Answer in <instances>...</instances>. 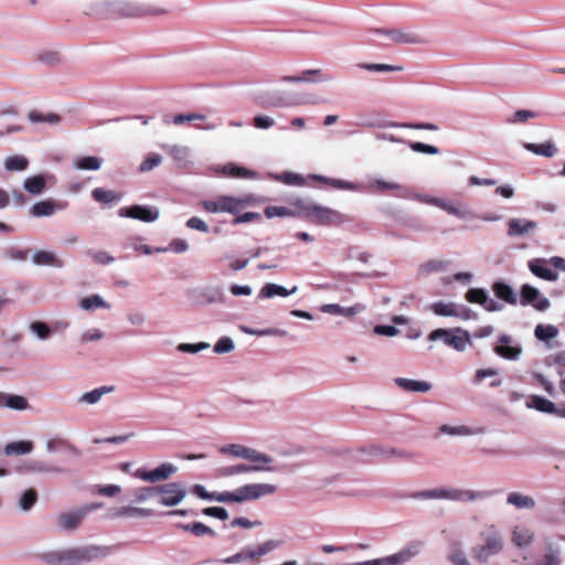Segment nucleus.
<instances>
[{
  "mask_svg": "<svg viewBox=\"0 0 565 565\" xmlns=\"http://www.w3.org/2000/svg\"><path fill=\"white\" fill-rule=\"evenodd\" d=\"M429 309L437 316L458 317V318H462L465 320L470 318V312H471V310L466 307H461L459 309L458 306L454 302H443V301L431 303L429 306Z\"/></svg>",
  "mask_w": 565,
  "mask_h": 565,
  "instance_id": "14",
  "label": "nucleus"
},
{
  "mask_svg": "<svg viewBox=\"0 0 565 565\" xmlns=\"http://www.w3.org/2000/svg\"><path fill=\"white\" fill-rule=\"evenodd\" d=\"M371 188L377 192L393 191L397 196L407 198L409 190L396 182L384 180H374L371 182Z\"/></svg>",
  "mask_w": 565,
  "mask_h": 565,
  "instance_id": "27",
  "label": "nucleus"
},
{
  "mask_svg": "<svg viewBox=\"0 0 565 565\" xmlns=\"http://www.w3.org/2000/svg\"><path fill=\"white\" fill-rule=\"evenodd\" d=\"M234 342L231 338L223 337L221 338L214 345V352L216 353H227L233 351Z\"/></svg>",
  "mask_w": 565,
  "mask_h": 565,
  "instance_id": "60",
  "label": "nucleus"
},
{
  "mask_svg": "<svg viewBox=\"0 0 565 565\" xmlns=\"http://www.w3.org/2000/svg\"><path fill=\"white\" fill-rule=\"evenodd\" d=\"M62 209V205L52 200H44L36 202L32 209L31 214L36 217L51 216L56 210Z\"/></svg>",
  "mask_w": 565,
  "mask_h": 565,
  "instance_id": "31",
  "label": "nucleus"
},
{
  "mask_svg": "<svg viewBox=\"0 0 565 565\" xmlns=\"http://www.w3.org/2000/svg\"><path fill=\"white\" fill-rule=\"evenodd\" d=\"M313 178L316 180H318L320 182H323L326 184H329V185H331L332 188H335V189H341V190H353V189H355L353 183L344 181V180L329 179V178H326L323 175H315Z\"/></svg>",
  "mask_w": 565,
  "mask_h": 565,
  "instance_id": "51",
  "label": "nucleus"
},
{
  "mask_svg": "<svg viewBox=\"0 0 565 565\" xmlns=\"http://www.w3.org/2000/svg\"><path fill=\"white\" fill-rule=\"evenodd\" d=\"M277 488L269 483H249L237 488L234 491L224 492H207L204 487L196 484L194 487V493L204 500H214L223 503L231 502H244L250 500H257L264 495L274 494Z\"/></svg>",
  "mask_w": 565,
  "mask_h": 565,
  "instance_id": "1",
  "label": "nucleus"
},
{
  "mask_svg": "<svg viewBox=\"0 0 565 565\" xmlns=\"http://www.w3.org/2000/svg\"><path fill=\"white\" fill-rule=\"evenodd\" d=\"M0 407L24 411L29 408V402L21 395H12L0 392Z\"/></svg>",
  "mask_w": 565,
  "mask_h": 565,
  "instance_id": "29",
  "label": "nucleus"
},
{
  "mask_svg": "<svg viewBox=\"0 0 565 565\" xmlns=\"http://www.w3.org/2000/svg\"><path fill=\"white\" fill-rule=\"evenodd\" d=\"M111 19L115 18H139L146 15H162L168 9L138 0H110Z\"/></svg>",
  "mask_w": 565,
  "mask_h": 565,
  "instance_id": "4",
  "label": "nucleus"
},
{
  "mask_svg": "<svg viewBox=\"0 0 565 565\" xmlns=\"http://www.w3.org/2000/svg\"><path fill=\"white\" fill-rule=\"evenodd\" d=\"M529 268L536 277L547 281H555L558 277V275L548 267L547 260L543 258L531 260Z\"/></svg>",
  "mask_w": 565,
  "mask_h": 565,
  "instance_id": "23",
  "label": "nucleus"
},
{
  "mask_svg": "<svg viewBox=\"0 0 565 565\" xmlns=\"http://www.w3.org/2000/svg\"><path fill=\"white\" fill-rule=\"evenodd\" d=\"M177 526L182 529L185 532L192 533L195 536H203V535H209L212 537L215 536V531L201 522H194V523H190V524L179 523Z\"/></svg>",
  "mask_w": 565,
  "mask_h": 565,
  "instance_id": "39",
  "label": "nucleus"
},
{
  "mask_svg": "<svg viewBox=\"0 0 565 565\" xmlns=\"http://www.w3.org/2000/svg\"><path fill=\"white\" fill-rule=\"evenodd\" d=\"M220 451L224 455L243 458L254 463L270 465L274 461L270 456L242 445L231 444L223 446Z\"/></svg>",
  "mask_w": 565,
  "mask_h": 565,
  "instance_id": "10",
  "label": "nucleus"
},
{
  "mask_svg": "<svg viewBox=\"0 0 565 565\" xmlns=\"http://www.w3.org/2000/svg\"><path fill=\"white\" fill-rule=\"evenodd\" d=\"M408 147L415 152L427 153V154H438L439 153V149L437 147L426 145L423 142H418V141L408 142Z\"/></svg>",
  "mask_w": 565,
  "mask_h": 565,
  "instance_id": "56",
  "label": "nucleus"
},
{
  "mask_svg": "<svg viewBox=\"0 0 565 565\" xmlns=\"http://www.w3.org/2000/svg\"><path fill=\"white\" fill-rule=\"evenodd\" d=\"M377 32L386 34L392 42L398 44H414L422 42L417 34L398 29L377 30Z\"/></svg>",
  "mask_w": 565,
  "mask_h": 565,
  "instance_id": "26",
  "label": "nucleus"
},
{
  "mask_svg": "<svg viewBox=\"0 0 565 565\" xmlns=\"http://www.w3.org/2000/svg\"><path fill=\"white\" fill-rule=\"evenodd\" d=\"M395 383L399 388L407 392H428L431 388V385L428 382L404 377H397Z\"/></svg>",
  "mask_w": 565,
  "mask_h": 565,
  "instance_id": "32",
  "label": "nucleus"
},
{
  "mask_svg": "<svg viewBox=\"0 0 565 565\" xmlns=\"http://www.w3.org/2000/svg\"><path fill=\"white\" fill-rule=\"evenodd\" d=\"M205 116L204 115H201V114H186V115H183V114H179V115H175L173 117V124L174 125H182L186 121H194V120H200V121H203L205 120Z\"/></svg>",
  "mask_w": 565,
  "mask_h": 565,
  "instance_id": "62",
  "label": "nucleus"
},
{
  "mask_svg": "<svg viewBox=\"0 0 565 565\" xmlns=\"http://www.w3.org/2000/svg\"><path fill=\"white\" fill-rule=\"evenodd\" d=\"M104 555L106 548L90 545L46 552L41 554L40 558L49 565H79Z\"/></svg>",
  "mask_w": 565,
  "mask_h": 565,
  "instance_id": "2",
  "label": "nucleus"
},
{
  "mask_svg": "<svg viewBox=\"0 0 565 565\" xmlns=\"http://www.w3.org/2000/svg\"><path fill=\"white\" fill-rule=\"evenodd\" d=\"M90 255L96 264L107 265L114 262V257L104 250L93 252Z\"/></svg>",
  "mask_w": 565,
  "mask_h": 565,
  "instance_id": "64",
  "label": "nucleus"
},
{
  "mask_svg": "<svg viewBox=\"0 0 565 565\" xmlns=\"http://www.w3.org/2000/svg\"><path fill=\"white\" fill-rule=\"evenodd\" d=\"M296 289L297 288L295 287L292 290H287L285 287L276 284H266L260 290V296L266 298H270L274 296L287 297L295 292Z\"/></svg>",
  "mask_w": 565,
  "mask_h": 565,
  "instance_id": "44",
  "label": "nucleus"
},
{
  "mask_svg": "<svg viewBox=\"0 0 565 565\" xmlns=\"http://www.w3.org/2000/svg\"><path fill=\"white\" fill-rule=\"evenodd\" d=\"M558 334V329L553 324H537L534 329V335L537 340L550 341Z\"/></svg>",
  "mask_w": 565,
  "mask_h": 565,
  "instance_id": "45",
  "label": "nucleus"
},
{
  "mask_svg": "<svg viewBox=\"0 0 565 565\" xmlns=\"http://www.w3.org/2000/svg\"><path fill=\"white\" fill-rule=\"evenodd\" d=\"M108 303H106L102 297L98 295H92L89 297L83 298L81 300V308L84 310H92L95 308H108Z\"/></svg>",
  "mask_w": 565,
  "mask_h": 565,
  "instance_id": "50",
  "label": "nucleus"
},
{
  "mask_svg": "<svg viewBox=\"0 0 565 565\" xmlns=\"http://www.w3.org/2000/svg\"><path fill=\"white\" fill-rule=\"evenodd\" d=\"M429 341L443 340L447 347L459 352L463 351L470 343V333L461 328L455 329H436L428 334Z\"/></svg>",
  "mask_w": 565,
  "mask_h": 565,
  "instance_id": "7",
  "label": "nucleus"
},
{
  "mask_svg": "<svg viewBox=\"0 0 565 565\" xmlns=\"http://www.w3.org/2000/svg\"><path fill=\"white\" fill-rule=\"evenodd\" d=\"M92 196L95 201L100 203H110L114 201H119L121 199V194L113 191L105 190L103 188H96L92 191Z\"/></svg>",
  "mask_w": 565,
  "mask_h": 565,
  "instance_id": "42",
  "label": "nucleus"
},
{
  "mask_svg": "<svg viewBox=\"0 0 565 565\" xmlns=\"http://www.w3.org/2000/svg\"><path fill=\"white\" fill-rule=\"evenodd\" d=\"M422 201L425 203H429L435 206H438V207L443 209L444 211H446L447 213L455 215L459 218H466L468 215V210L460 203H450V202H445L440 199L427 198V196L424 198Z\"/></svg>",
  "mask_w": 565,
  "mask_h": 565,
  "instance_id": "20",
  "label": "nucleus"
},
{
  "mask_svg": "<svg viewBox=\"0 0 565 565\" xmlns=\"http://www.w3.org/2000/svg\"><path fill=\"white\" fill-rule=\"evenodd\" d=\"M295 209H289L286 206H267L264 210V214L268 218L273 217H295L302 215V203L296 202Z\"/></svg>",
  "mask_w": 565,
  "mask_h": 565,
  "instance_id": "25",
  "label": "nucleus"
},
{
  "mask_svg": "<svg viewBox=\"0 0 565 565\" xmlns=\"http://www.w3.org/2000/svg\"><path fill=\"white\" fill-rule=\"evenodd\" d=\"M113 391H114V386H102V387L95 388L90 392L83 394L81 397V402L88 403V404H95L100 399V397L104 394L113 392Z\"/></svg>",
  "mask_w": 565,
  "mask_h": 565,
  "instance_id": "47",
  "label": "nucleus"
},
{
  "mask_svg": "<svg viewBox=\"0 0 565 565\" xmlns=\"http://www.w3.org/2000/svg\"><path fill=\"white\" fill-rule=\"evenodd\" d=\"M413 498L417 499H447L452 501H476L482 498L481 492L472 491V490H461V489H434L423 492H417L413 494Z\"/></svg>",
  "mask_w": 565,
  "mask_h": 565,
  "instance_id": "8",
  "label": "nucleus"
},
{
  "mask_svg": "<svg viewBox=\"0 0 565 565\" xmlns=\"http://www.w3.org/2000/svg\"><path fill=\"white\" fill-rule=\"evenodd\" d=\"M30 329L40 338L47 339L51 334L49 326L42 321H34L30 324Z\"/></svg>",
  "mask_w": 565,
  "mask_h": 565,
  "instance_id": "58",
  "label": "nucleus"
},
{
  "mask_svg": "<svg viewBox=\"0 0 565 565\" xmlns=\"http://www.w3.org/2000/svg\"><path fill=\"white\" fill-rule=\"evenodd\" d=\"M534 221L525 218H511L508 222V235L511 237L523 236L536 228Z\"/></svg>",
  "mask_w": 565,
  "mask_h": 565,
  "instance_id": "21",
  "label": "nucleus"
},
{
  "mask_svg": "<svg viewBox=\"0 0 565 565\" xmlns=\"http://www.w3.org/2000/svg\"><path fill=\"white\" fill-rule=\"evenodd\" d=\"M526 404L529 407L535 408L542 413L554 414L556 411V405L552 401L539 395L530 396Z\"/></svg>",
  "mask_w": 565,
  "mask_h": 565,
  "instance_id": "33",
  "label": "nucleus"
},
{
  "mask_svg": "<svg viewBox=\"0 0 565 565\" xmlns=\"http://www.w3.org/2000/svg\"><path fill=\"white\" fill-rule=\"evenodd\" d=\"M38 501V492L35 489H29L23 492L19 505L22 510H30Z\"/></svg>",
  "mask_w": 565,
  "mask_h": 565,
  "instance_id": "52",
  "label": "nucleus"
},
{
  "mask_svg": "<svg viewBox=\"0 0 565 565\" xmlns=\"http://www.w3.org/2000/svg\"><path fill=\"white\" fill-rule=\"evenodd\" d=\"M84 12L98 19H111L110 0H86Z\"/></svg>",
  "mask_w": 565,
  "mask_h": 565,
  "instance_id": "18",
  "label": "nucleus"
},
{
  "mask_svg": "<svg viewBox=\"0 0 565 565\" xmlns=\"http://www.w3.org/2000/svg\"><path fill=\"white\" fill-rule=\"evenodd\" d=\"M492 290L497 298L505 301L507 303L512 306L518 303V295L508 284L503 281H495L492 285Z\"/></svg>",
  "mask_w": 565,
  "mask_h": 565,
  "instance_id": "28",
  "label": "nucleus"
},
{
  "mask_svg": "<svg viewBox=\"0 0 565 565\" xmlns=\"http://www.w3.org/2000/svg\"><path fill=\"white\" fill-rule=\"evenodd\" d=\"M330 77L324 76L320 70H307L298 76H284L282 81L288 83H301V82H326Z\"/></svg>",
  "mask_w": 565,
  "mask_h": 565,
  "instance_id": "30",
  "label": "nucleus"
},
{
  "mask_svg": "<svg viewBox=\"0 0 565 565\" xmlns=\"http://www.w3.org/2000/svg\"><path fill=\"white\" fill-rule=\"evenodd\" d=\"M507 502L518 509H533L535 507V501L532 497L519 492H511L507 498Z\"/></svg>",
  "mask_w": 565,
  "mask_h": 565,
  "instance_id": "37",
  "label": "nucleus"
},
{
  "mask_svg": "<svg viewBox=\"0 0 565 565\" xmlns=\"http://www.w3.org/2000/svg\"><path fill=\"white\" fill-rule=\"evenodd\" d=\"M448 559L454 565H470L469 561L467 559L465 553L462 550H460L458 546L454 547L451 552L448 555Z\"/></svg>",
  "mask_w": 565,
  "mask_h": 565,
  "instance_id": "57",
  "label": "nucleus"
},
{
  "mask_svg": "<svg viewBox=\"0 0 565 565\" xmlns=\"http://www.w3.org/2000/svg\"><path fill=\"white\" fill-rule=\"evenodd\" d=\"M524 148L537 156H543L546 158L553 157L557 152V148L551 141H545L543 143H525Z\"/></svg>",
  "mask_w": 565,
  "mask_h": 565,
  "instance_id": "34",
  "label": "nucleus"
},
{
  "mask_svg": "<svg viewBox=\"0 0 565 565\" xmlns=\"http://www.w3.org/2000/svg\"><path fill=\"white\" fill-rule=\"evenodd\" d=\"M33 262L40 266L62 267L63 262L60 260L54 253L47 250H39L33 255Z\"/></svg>",
  "mask_w": 565,
  "mask_h": 565,
  "instance_id": "35",
  "label": "nucleus"
},
{
  "mask_svg": "<svg viewBox=\"0 0 565 565\" xmlns=\"http://www.w3.org/2000/svg\"><path fill=\"white\" fill-rule=\"evenodd\" d=\"M28 166L29 161L23 156H12L4 161V168L9 171H23Z\"/></svg>",
  "mask_w": 565,
  "mask_h": 565,
  "instance_id": "48",
  "label": "nucleus"
},
{
  "mask_svg": "<svg viewBox=\"0 0 565 565\" xmlns=\"http://www.w3.org/2000/svg\"><path fill=\"white\" fill-rule=\"evenodd\" d=\"M33 449L32 441L29 440H20V441H13L4 447V452L8 456H19V455H25L31 452Z\"/></svg>",
  "mask_w": 565,
  "mask_h": 565,
  "instance_id": "38",
  "label": "nucleus"
},
{
  "mask_svg": "<svg viewBox=\"0 0 565 565\" xmlns=\"http://www.w3.org/2000/svg\"><path fill=\"white\" fill-rule=\"evenodd\" d=\"M100 507V503H93L75 511L60 513L57 515V523L62 530H74L81 524L82 520L88 512L94 511Z\"/></svg>",
  "mask_w": 565,
  "mask_h": 565,
  "instance_id": "11",
  "label": "nucleus"
},
{
  "mask_svg": "<svg viewBox=\"0 0 565 565\" xmlns=\"http://www.w3.org/2000/svg\"><path fill=\"white\" fill-rule=\"evenodd\" d=\"M151 512L149 510L132 508V507H122L119 509L114 515L115 516H134V515H150Z\"/></svg>",
  "mask_w": 565,
  "mask_h": 565,
  "instance_id": "55",
  "label": "nucleus"
},
{
  "mask_svg": "<svg viewBox=\"0 0 565 565\" xmlns=\"http://www.w3.org/2000/svg\"><path fill=\"white\" fill-rule=\"evenodd\" d=\"M158 502L162 505L173 507L183 500L185 490L177 482L159 486Z\"/></svg>",
  "mask_w": 565,
  "mask_h": 565,
  "instance_id": "12",
  "label": "nucleus"
},
{
  "mask_svg": "<svg viewBox=\"0 0 565 565\" xmlns=\"http://www.w3.org/2000/svg\"><path fill=\"white\" fill-rule=\"evenodd\" d=\"M537 565H559V551L552 546L546 547L544 557Z\"/></svg>",
  "mask_w": 565,
  "mask_h": 565,
  "instance_id": "53",
  "label": "nucleus"
},
{
  "mask_svg": "<svg viewBox=\"0 0 565 565\" xmlns=\"http://www.w3.org/2000/svg\"><path fill=\"white\" fill-rule=\"evenodd\" d=\"M177 468L171 463H162L158 468L151 471L138 470L137 476L149 482H157L168 479Z\"/></svg>",
  "mask_w": 565,
  "mask_h": 565,
  "instance_id": "19",
  "label": "nucleus"
},
{
  "mask_svg": "<svg viewBox=\"0 0 565 565\" xmlns=\"http://www.w3.org/2000/svg\"><path fill=\"white\" fill-rule=\"evenodd\" d=\"M202 513L207 516L216 518L220 520H226L228 519V513L224 508L220 507H209L204 508Z\"/></svg>",
  "mask_w": 565,
  "mask_h": 565,
  "instance_id": "61",
  "label": "nucleus"
},
{
  "mask_svg": "<svg viewBox=\"0 0 565 565\" xmlns=\"http://www.w3.org/2000/svg\"><path fill=\"white\" fill-rule=\"evenodd\" d=\"M277 468L270 466V465H264V463H255V465H246V463H239L228 467H223L218 470V475L222 477H228L239 473H249V472H256V471H276Z\"/></svg>",
  "mask_w": 565,
  "mask_h": 565,
  "instance_id": "17",
  "label": "nucleus"
},
{
  "mask_svg": "<svg viewBox=\"0 0 565 565\" xmlns=\"http://www.w3.org/2000/svg\"><path fill=\"white\" fill-rule=\"evenodd\" d=\"M500 345L494 348V352L507 360H518L520 354L522 353V348L520 345L510 347L511 338L507 334H503L499 338Z\"/></svg>",
  "mask_w": 565,
  "mask_h": 565,
  "instance_id": "22",
  "label": "nucleus"
},
{
  "mask_svg": "<svg viewBox=\"0 0 565 565\" xmlns=\"http://www.w3.org/2000/svg\"><path fill=\"white\" fill-rule=\"evenodd\" d=\"M479 539L480 542L471 548L472 557L479 563H487L492 556L498 555L504 546L501 532L493 525L483 529Z\"/></svg>",
  "mask_w": 565,
  "mask_h": 565,
  "instance_id": "3",
  "label": "nucleus"
},
{
  "mask_svg": "<svg viewBox=\"0 0 565 565\" xmlns=\"http://www.w3.org/2000/svg\"><path fill=\"white\" fill-rule=\"evenodd\" d=\"M520 302L522 306H533L539 311H545L550 308L551 302L547 298L540 295V291L531 285L521 287Z\"/></svg>",
  "mask_w": 565,
  "mask_h": 565,
  "instance_id": "13",
  "label": "nucleus"
},
{
  "mask_svg": "<svg viewBox=\"0 0 565 565\" xmlns=\"http://www.w3.org/2000/svg\"><path fill=\"white\" fill-rule=\"evenodd\" d=\"M281 541L269 540L265 543L258 545L255 550H242L241 552L226 557L223 562L226 564H235L243 561H255L259 562L260 557L274 551L278 546H280Z\"/></svg>",
  "mask_w": 565,
  "mask_h": 565,
  "instance_id": "9",
  "label": "nucleus"
},
{
  "mask_svg": "<svg viewBox=\"0 0 565 565\" xmlns=\"http://www.w3.org/2000/svg\"><path fill=\"white\" fill-rule=\"evenodd\" d=\"M253 202L254 198L252 195H245L243 198L222 195L214 201H203L202 206L210 213L227 212L237 214L242 209L250 205Z\"/></svg>",
  "mask_w": 565,
  "mask_h": 565,
  "instance_id": "6",
  "label": "nucleus"
},
{
  "mask_svg": "<svg viewBox=\"0 0 565 565\" xmlns=\"http://www.w3.org/2000/svg\"><path fill=\"white\" fill-rule=\"evenodd\" d=\"M158 488H159V486H154V487H146V488H141V489L137 490L136 500L138 502H142V501L158 497L159 495Z\"/></svg>",
  "mask_w": 565,
  "mask_h": 565,
  "instance_id": "54",
  "label": "nucleus"
},
{
  "mask_svg": "<svg viewBox=\"0 0 565 565\" xmlns=\"http://www.w3.org/2000/svg\"><path fill=\"white\" fill-rule=\"evenodd\" d=\"M118 215L150 223L158 218L159 213L157 210H152L143 205H132L129 207H121L118 211Z\"/></svg>",
  "mask_w": 565,
  "mask_h": 565,
  "instance_id": "15",
  "label": "nucleus"
},
{
  "mask_svg": "<svg viewBox=\"0 0 565 565\" xmlns=\"http://www.w3.org/2000/svg\"><path fill=\"white\" fill-rule=\"evenodd\" d=\"M302 215H305V217L308 218L311 223L321 226H340L351 221L348 215L337 210L317 204H302Z\"/></svg>",
  "mask_w": 565,
  "mask_h": 565,
  "instance_id": "5",
  "label": "nucleus"
},
{
  "mask_svg": "<svg viewBox=\"0 0 565 565\" xmlns=\"http://www.w3.org/2000/svg\"><path fill=\"white\" fill-rule=\"evenodd\" d=\"M45 185H46L45 178L41 174L30 177L24 181V189L29 193L34 194V195L42 193L45 189Z\"/></svg>",
  "mask_w": 565,
  "mask_h": 565,
  "instance_id": "41",
  "label": "nucleus"
},
{
  "mask_svg": "<svg viewBox=\"0 0 565 565\" xmlns=\"http://www.w3.org/2000/svg\"><path fill=\"white\" fill-rule=\"evenodd\" d=\"M74 164L78 170H98L102 160L97 157H82L77 159Z\"/></svg>",
  "mask_w": 565,
  "mask_h": 565,
  "instance_id": "49",
  "label": "nucleus"
},
{
  "mask_svg": "<svg viewBox=\"0 0 565 565\" xmlns=\"http://www.w3.org/2000/svg\"><path fill=\"white\" fill-rule=\"evenodd\" d=\"M29 119L33 124L46 122L51 125L58 124L61 121V116L54 113L42 114L39 110H31L28 115Z\"/></svg>",
  "mask_w": 565,
  "mask_h": 565,
  "instance_id": "43",
  "label": "nucleus"
},
{
  "mask_svg": "<svg viewBox=\"0 0 565 565\" xmlns=\"http://www.w3.org/2000/svg\"><path fill=\"white\" fill-rule=\"evenodd\" d=\"M465 298L468 302L481 305L487 311L493 312L502 309L495 300L490 299L488 294L482 288H470Z\"/></svg>",
  "mask_w": 565,
  "mask_h": 565,
  "instance_id": "16",
  "label": "nucleus"
},
{
  "mask_svg": "<svg viewBox=\"0 0 565 565\" xmlns=\"http://www.w3.org/2000/svg\"><path fill=\"white\" fill-rule=\"evenodd\" d=\"M418 543H412L399 552L384 557V561H386V565L404 564L418 554Z\"/></svg>",
  "mask_w": 565,
  "mask_h": 565,
  "instance_id": "24",
  "label": "nucleus"
},
{
  "mask_svg": "<svg viewBox=\"0 0 565 565\" xmlns=\"http://www.w3.org/2000/svg\"><path fill=\"white\" fill-rule=\"evenodd\" d=\"M254 126L259 129H268L274 126L275 121L268 116H255L253 119Z\"/></svg>",
  "mask_w": 565,
  "mask_h": 565,
  "instance_id": "63",
  "label": "nucleus"
},
{
  "mask_svg": "<svg viewBox=\"0 0 565 565\" xmlns=\"http://www.w3.org/2000/svg\"><path fill=\"white\" fill-rule=\"evenodd\" d=\"M223 174L231 178L248 179L254 177V172L247 168L235 166L234 163H227L222 168Z\"/></svg>",
  "mask_w": 565,
  "mask_h": 565,
  "instance_id": "40",
  "label": "nucleus"
},
{
  "mask_svg": "<svg viewBox=\"0 0 565 565\" xmlns=\"http://www.w3.org/2000/svg\"><path fill=\"white\" fill-rule=\"evenodd\" d=\"M161 156L157 153H152L148 156L140 164V171H150L153 168L158 167L161 163Z\"/></svg>",
  "mask_w": 565,
  "mask_h": 565,
  "instance_id": "59",
  "label": "nucleus"
},
{
  "mask_svg": "<svg viewBox=\"0 0 565 565\" xmlns=\"http://www.w3.org/2000/svg\"><path fill=\"white\" fill-rule=\"evenodd\" d=\"M533 540V532L522 525H518L514 527L512 533V542L519 546L523 547L529 545Z\"/></svg>",
  "mask_w": 565,
  "mask_h": 565,
  "instance_id": "36",
  "label": "nucleus"
},
{
  "mask_svg": "<svg viewBox=\"0 0 565 565\" xmlns=\"http://www.w3.org/2000/svg\"><path fill=\"white\" fill-rule=\"evenodd\" d=\"M358 67L371 72H401L403 66L382 63H359Z\"/></svg>",
  "mask_w": 565,
  "mask_h": 565,
  "instance_id": "46",
  "label": "nucleus"
}]
</instances>
